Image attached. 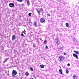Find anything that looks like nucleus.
<instances>
[{
    "label": "nucleus",
    "mask_w": 79,
    "mask_h": 79,
    "mask_svg": "<svg viewBox=\"0 0 79 79\" xmlns=\"http://www.w3.org/2000/svg\"><path fill=\"white\" fill-rule=\"evenodd\" d=\"M59 61H62V60H63L64 59V56H59Z\"/></svg>",
    "instance_id": "3"
},
{
    "label": "nucleus",
    "mask_w": 79,
    "mask_h": 79,
    "mask_svg": "<svg viewBox=\"0 0 79 79\" xmlns=\"http://www.w3.org/2000/svg\"><path fill=\"white\" fill-rule=\"evenodd\" d=\"M66 73H67V74H68V73H69V71H68V69H66Z\"/></svg>",
    "instance_id": "19"
},
{
    "label": "nucleus",
    "mask_w": 79,
    "mask_h": 79,
    "mask_svg": "<svg viewBox=\"0 0 79 79\" xmlns=\"http://www.w3.org/2000/svg\"><path fill=\"white\" fill-rule=\"evenodd\" d=\"M25 75H26V76H29V73H28V72H26L25 73Z\"/></svg>",
    "instance_id": "14"
},
{
    "label": "nucleus",
    "mask_w": 79,
    "mask_h": 79,
    "mask_svg": "<svg viewBox=\"0 0 79 79\" xmlns=\"http://www.w3.org/2000/svg\"><path fill=\"white\" fill-rule=\"evenodd\" d=\"M21 35H22V36H24V34H23V33L21 34Z\"/></svg>",
    "instance_id": "27"
},
{
    "label": "nucleus",
    "mask_w": 79,
    "mask_h": 79,
    "mask_svg": "<svg viewBox=\"0 0 79 79\" xmlns=\"http://www.w3.org/2000/svg\"><path fill=\"white\" fill-rule=\"evenodd\" d=\"M47 16H50V14H47Z\"/></svg>",
    "instance_id": "26"
},
{
    "label": "nucleus",
    "mask_w": 79,
    "mask_h": 79,
    "mask_svg": "<svg viewBox=\"0 0 79 79\" xmlns=\"http://www.w3.org/2000/svg\"><path fill=\"white\" fill-rule=\"evenodd\" d=\"M34 25L35 26V27H37L38 26L37 24V23H36V22H34Z\"/></svg>",
    "instance_id": "12"
},
{
    "label": "nucleus",
    "mask_w": 79,
    "mask_h": 79,
    "mask_svg": "<svg viewBox=\"0 0 79 79\" xmlns=\"http://www.w3.org/2000/svg\"><path fill=\"white\" fill-rule=\"evenodd\" d=\"M68 66H70V64H68Z\"/></svg>",
    "instance_id": "30"
},
{
    "label": "nucleus",
    "mask_w": 79,
    "mask_h": 79,
    "mask_svg": "<svg viewBox=\"0 0 79 79\" xmlns=\"http://www.w3.org/2000/svg\"><path fill=\"white\" fill-rule=\"evenodd\" d=\"M58 45H59V44H57Z\"/></svg>",
    "instance_id": "33"
},
{
    "label": "nucleus",
    "mask_w": 79,
    "mask_h": 79,
    "mask_svg": "<svg viewBox=\"0 0 79 79\" xmlns=\"http://www.w3.org/2000/svg\"><path fill=\"white\" fill-rule=\"evenodd\" d=\"M73 79H77V77L76 75H74L73 76Z\"/></svg>",
    "instance_id": "9"
},
{
    "label": "nucleus",
    "mask_w": 79,
    "mask_h": 79,
    "mask_svg": "<svg viewBox=\"0 0 79 79\" xmlns=\"http://www.w3.org/2000/svg\"><path fill=\"white\" fill-rule=\"evenodd\" d=\"M36 10H37V12L38 13L39 15H40V13H43L44 12V9H43L41 8L40 10H38L37 9H36Z\"/></svg>",
    "instance_id": "1"
},
{
    "label": "nucleus",
    "mask_w": 79,
    "mask_h": 79,
    "mask_svg": "<svg viewBox=\"0 0 79 79\" xmlns=\"http://www.w3.org/2000/svg\"><path fill=\"white\" fill-rule=\"evenodd\" d=\"M74 52H75V53H76V54H78V53H79V52L76 51H74Z\"/></svg>",
    "instance_id": "17"
},
{
    "label": "nucleus",
    "mask_w": 79,
    "mask_h": 79,
    "mask_svg": "<svg viewBox=\"0 0 79 79\" xmlns=\"http://www.w3.org/2000/svg\"><path fill=\"white\" fill-rule=\"evenodd\" d=\"M26 31V30H24V31H23V33H25V34H26V33H25L26 32V31Z\"/></svg>",
    "instance_id": "25"
},
{
    "label": "nucleus",
    "mask_w": 79,
    "mask_h": 79,
    "mask_svg": "<svg viewBox=\"0 0 79 79\" xmlns=\"http://www.w3.org/2000/svg\"><path fill=\"white\" fill-rule=\"evenodd\" d=\"M47 48H48V46H46V49H47Z\"/></svg>",
    "instance_id": "29"
},
{
    "label": "nucleus",
    "mask_w": 79,
    "mask_h": 79,
    "mask_svg": "<svg viewBox=\"0 0 79 79\" xmlns=\"http://www.w3.org/2000/svg\"><path fill=\"white\" fill-rule=\"evenodd\" d=\"M30 69L31 71H33V68H32V67L30 68Z\"/></svg>",
    "instance_id": "18"
},
{
    "label": "nucleus",
    "mask_w": 79,
    "mask_h": 79,
    "mask_svg": "<svg viewBox=\"0 0 79 79\" xmlns=\"http://www.w3.org/2000/svg\"><path fill=\"white\" fill-rule=\"evenodd\" d=\"M73 56H74V57H75L76 58H78V56H77V55L76 54H73Z\"/></svg>",
    "instance_id": "8"
},
{
    "label": "nucleus",
    "mask_w": 79,
    "mask_h": 79,
    "mask_svg": "<svg viewBox=\"0 0 79 79\" xmlns=\"http://www.w3.org/2000/svg\"><path fill=\"white\" fill-rule=\"evenodd\" d=\"M59 49H60V50H63V47H60Z\"/></svg>",
    "instance_id": "22"
},
{
    "label": "nucleus",
    "mask_w": 79,
    "mask_h": 79,
    "mask_svg": "<svg viewBox=\"0 0 79 79\" xmlns=\"http://www.w3.org/2000/svg\"><path fill=\"white\" fill-rule=\"evenodd\" d=\"M12 76H15V75H16L17 74V72L16 71V70H13L12 72Z\"/></svg>",
    "instance_id": "2"
},
{
    "label": "nucleus",
    "mask_w": 79,
    "mask_h": 79,
    "mask_svg": "<svg viewBox=\"0 0 79 79\" xmlns=\"http://www.w3.org/2000/svg\"><path fill=\"white\" fill-rule=\"evenodd\" d=\"M59 71L60 74H63V71H62V70H61V69H60L59 70Z\"/></svg>",
    "instance_id": "10"
},
{
    "label": "nucleus",
    "mask_w": 79,
    "mask_h": 79,
    "mask_svg": "<svg viewBox=\"0 0 79 79\" xmlns=\"http://www.w3.org/2000/svg\"><path fill=\"white\" fill-rule=\"evenodd\" d=\"M57 0L58 1V0Z\"/></svg>",
    "instance_id": "34"
},
{
    "label": "nucleus",
    "mask_w": 79,
    "mask_h": 79,
    "mask_svg": "<svg viewBox=\"0 0 79 79\" xmlns=\"http://www.w3.org/2000/svg\"><path fill=\"white\" fill-rule=\"evenodd\" d=\"M12 40H15V39H16V36H15V35H13L12 37Z\"/></svg>",
    "instance_id": "6"
},
{
    "label": "nucleus",
    "mask_w": 79,
    "mask_h": 79,
    "mask_svg": "<svg viewBox=\"0 0 79 79\" xmlns=\"http://www.w3.org/2000/svg\"><path fill=\"white\" fill-rule=\"evenodd\" d=\"M31 79H34L33 78H31Z\"/></svg>",
    "instance_id": "32"
},
{
    "label": "nucleus",
    "mask_w": 79,
    "mask_h": 79,
    "mask_svg": "<svg viewBox=\"0 0 79 79\" xmlns=\"http://www.w3.org/2000/svg\"><path fill=\"white\" fill-rule=\"evenodd\" d=\"M40 67L41 68H44V66L43 64H41L40 65Z\"/></svg>",
    "instance_id": "11"
},
{
    "label": "nucleus",
    "mask_w": 79,
    "mask_h": 79,
    "mask_svg": "<svg viewBox=\"0 0 79 79\" xmlns=\"http://www.w3.org/2000/svg\"><path fill=\"white\" fill-rule=\"evenodd\" d=\"M44 43L45 44L46 43V40H45V41H44Z\"/></svg>",
    "instance_id": "31"
},
{
    "label": "nucleus",
    "mask_w": 79,
    "mask_h": 79,
    "mask_svg": "<svg viewBox=\"0 0 79 79\" xmlns=\"http://www.w3.org/2000/svg\"><path fill=\"white\" fill-rule=\"evenodd\" d=\"M36 47V44H33V47L34 48L35 47Z\"/></svg>",
    "instance_id": "16"
},
{
    "label": "nucleus",
    "mask_w": 79,
    "mask_h": 79,
    "mask_svg": "<svg viewBox=\"0 0 79 79\" xmlns=\"http://www.w3.org/2000/svg\"><path fill=\"white\" fill-rule=\"evenodd\" d=\"M7 60H8L6 59H5V60H4L3 63H5V62H6V61H7Z\"/></svg>",
    "instance_id": "20"
},
{
    "label": "nucleus",
    "mask_w": 79,
    "mask_h": 79,
    "mask_svg": "<svg viewBox=\"0 0 79 79\" xmlns=\"http://www.w3.org/2000/svg\"><path fill=\"white\" fill-rule=\"evenodd\" d=\"M59 40V38H56V44H58Z\"/></svg>",
    "instance_id": "7"
},
{
    "label": "nucleus",
    "mask_w": 79,
    "mask_h": 79,
    "mask_svg": "<svg viewBox=\"0 0 79 79\" xmlns=\"http://www.w3.org/2000/svg\"><path fill=\"white\" fill-rule=\"evenodd\" d=\"M14 6L15 4H14L13 3H10L9 4V6L10 7H11V8H13V7H14Z\"/></svg>",
    "instance_id": "5"
},
{
    "label": "nucleus",
    "mask_w": 79,
    "mask_h": 79,
    "mask_svg": "<svg viewBox=\"0 0 79 79\" xmlns=\"http://www.w3.org/2000/svg\"><path fill=\"white\" fill-rule=\"evenodd\" d=\"M31 15H32V13H29L28 14V15H29L30 16H31Z\"/></svg>",
    "instance_id": "21"
},
{
    "label": "nucleus",
    "mask_w": 79,
    "mask_h": 79,
    "mask_svg": "<svg viewBox=\"0 0 79 79\" xmlns=\"http://www.w3.org/2000/svg\"><path fill=\"white\" fill-rule=\"evenodd\" d=\"M27 4L28 5V6H29V5H30V3H29V1H27Z\"/></svg>",
    "instance_id": "13"
},
{
    "label": "nucleus",
    "mask_w": 79,
    "mask_h": 79,
    "mask_svg": "<svg viewBox=\"0 0 79 79\" xmlns=\"http://www.w3.org/2000/svg\"><path fill=\"white\" fill-rule=\"evenodd\" d=\"M64 55H66V53L65 52H64Z\"/></svg>",
    "instance_id": "24"
},
{
    "label": "nucleus",
    "mask_w": 79,
    "mask_h": 79,
    "mask_svg": "<svg viewBox=\"0 0 79 79\" xmlns=\"http://www.w3.org/2000/svg\"><path fill=\"white\" fill-rule=\"evenodd\" d=\"M73 41H76V40L75 39H73Z\"/></svg>",
    "instance_id": "28"
},
{
    "label": "nucleus",
    "mask_w": 79,
    "mask_h": 79,
    "mask_svg": "<svg viewBox=\"0 0 79 79\" xmlns=\"http://www.w3.org/2000/svg\"><path fill=\"white\" fill-rule=\"evenodd\" d=\"M65 25L66 26V27H69V24L68 23H66Z\"/></svg>",
    "instance_id": "15"
},
{
    "label": "nucleus",
    "mask_w": 79,
    "mask_h": 79,
    "mask_svg": "<svg viewBox=\"0 0 79 79\" xmlns=\"http://www.w3.org/2000/svg\"><path fill=\"white\" fill-rule=\"evenodd\" d=\"M18 2H22L23 0H17Z\"/></svg>",
    "instance_id": "23"
},
{
    "label": "nucleus",
    "mask_w": 79,
    "mask_h": 79,
    "mask_svg": "<svg viewBox=\"0 0 79 79\" xmlns=\"http://www.w3.org/2000/svg\"><path fill=\"white\" fill-rule=\"evenodd\" d=\"M45 21V20L44 18H41L40 19V22H41V23H44Z\"/></svg>",
    "instance_id": "4"
}]
</instances>
